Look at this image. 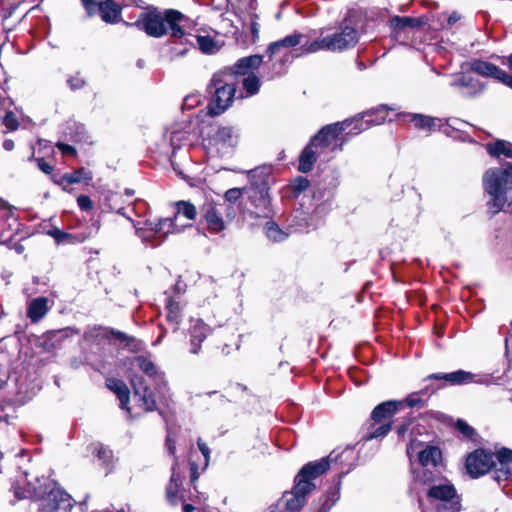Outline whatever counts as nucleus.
<instances>
[{
	"instance_id": "9b49d317",
	"label": "nucleus",
	"mask_w": 512,
	"mask_h": 512,
	"mask_svg": "<svg viewBox=\"0 0 512 512\" xmlns=\"http://www.w3.org/2000/svg\"><path fill=\"white\" fill-rule=\"evenodd\" d=\"M494 453L485 449H476L466 458V469L473 478L480 477L490 470L494 464Z\"/></svg>"
},
{
	"instance_id": "9d476101",
	"label": "nucleus",
	"mask_w": 512,
	"mask_h": 512,
	"mask_svg": "<svg viewBox=\"0 0 512 512\" xmlns=\"http://www.w3.org/2000/svg\"><path fill=\"white\" fill-rule=\"evenodd\" d=\"M388 108L385 105L367 110L358 116L348 119L351 122L349 134L357 135L358 133L374 126L380 125L386 121Z\"/></svg>"
},
{
	"instance_id": "423d86ee",
	"label": "nucleus",
	"mask_w": 512,
	"mask_h": 512,
	"mask_svg": "<svg viewBox=\"0 0 512 512\" xmlns=\"http://www.w3.org/2000/svg\"><path fill=\"white\" fill-rule=\"evenodd\" d=\"M426 495L439 512H459L461 509L460 497L454 485L445 478L428 488Z\"/></svg>"
},
{
	"instance_id": "8fccbe9b",
	"label": "nucleus",
	"mask_w": 512,
	"mask_h": 512,
	"mask_svg": "<svg viewBox=\"0 0 512 512\" xmlns=\"http://www.w3.org/2000/svg\"><path fill=\"white\" fill-rule=\"evenodd\" d=\"M239 142V131L234 127L226 128V145L236 147Z\"/></svg>"
},
{
	"instance_id": "2f4dec72",
	"label": "nucleus",
	"mask_w": 512,
	"mask_h": 512,
	"mask_svg": "<svg viewBox=\"0 0 512 512\" xmlns=\"http://www.w3.org/2000/svg\"><path fill=\"white\" fill-rule=\"evenodd\" d=\"M121 7L113 0L101 2V19L106 23H117L120 21Z\"/></svg>"
},
{
	"instance_id": "aec40b11",
	"label": "nucleus",
	"mask_w": 512,
	"mask_h": 512,
	"mask_svg": "<svg viewBox=\"0 0 512 512\" xmlns=\"http://www.w3.org/2000/svg\"><path fill=\"white\" fill-rule=\"evenodd\" d=\"M429 379L445 380L450 385H464L475 382V375L464 370H457L450 373H434Z\"/></svg>"
},
{
	"instance_id": "4468645a",
	"label": "nucleus",
	"mask_w": 512,
	"mask_h": 512,
	"mask_svg": "<svg viewBox=\"0 0 512 512\" xmlns=\"http://www.w3.org/2000/svg\"><path fill=\"white\" fill-rule=\"evenodd\" d=\"M130 383L132 385L134 396L146 412L156 410V401L153 392L150 390L146 380L137 374L131 375Z\"/></svg>"
},
{
	"instance_id": "e2e57ef3",
	"label": "nucleus",
	"mask_w": 512,
	"mask_h": 512,
	"mask_svg": "<svg viewBox=\"0 0 512 512\" xmlns=\"http://www.w3.org/2000/svg\"><path fill=\"white\" fill-rule=\"evenodd\" d=\"M38 168L45 174H51L54 170L53 166L47 163L43 158L35 159Z\"/></svg>"
},
{
	"instance_id": "a18cd8bd",
	"label": "nucleus",
	"mask_w": 512,
	"mask_h": 512,
	"mask_svg": "<svg viewBox=\"0 0 512 512\" xmlns=\"http://www.w3.org/2000/svg\"><path fill=\"white\" fill-rule=\"evenodd\" d=\"M392 423L388 422L385 424L380 425L379 427L375 428L372 432H370L368 435L364 436V439L369 441L372 439L384 437L388 434V432L391 430Z\"/></svg>"
},
{
	"instance_id": "dca6fc26",
	"label": "nucleus",
	"mask_w": 512,
	"mask_h": 512,
	"mask_svg": "<svg viewBox=\"0 0 512 512\" xmlns=\"http://www.w3.org/2000/svg\"><path fill=\"white\" fill-rule=\"evenodd\" d=\"M450 86L459 90L465 96H476L482 93L486 86L468 73L455 74Z\"/></svg>"
},
{
	"instance_id": "1a4fd4ad",
	"label": "nucleus",
	"mask_w": 512,
	"mask_h": 512,
	"mask_svg": "<svg viewBox=\"0 0 512 512\" xmlns=\"http://www.w3.org/2000/svg\"><path fill=\"white\" fill-rule=\"evenodd\" d=\"M220 198L221 195L219 193L211 190V192L206 193L205 203L202 208L207 228L214 233L221 232L224 229V221L218 208L221 207Z\"/></svg>"
},
{
	"instance_id": "c03bdc74",
	"label": "nucleus",
	"mask_w": 512,
	"mask_h": 512,
	"mask_svg": "<svg viewBox=\"0 0 512 512\" xmlns=\"http://www.w3.org/2000/svg\"><path fill=\"white\" fill-rule=\"evenodd\" d=\"M11 491L16 500H23L32 497V490L29 487L22 486L19 481L14 482Z\"/></svg>"
},
{
	"instance_id": "0e129e2a",
	"label": "nucleus",
	"mask_w": 512,
	"mask_h": 512,
	"mask_svg": "<svg viewBox=\"0 0 512 512\" xmlns=\"http://www.w3.org/2000/svg\"><path fill=\"white\" fill-rule=\"evenodd\" d=\"M309 181L306 178L299 177L294 185L295 191L298 193L305 191L309 187Z\"/></svg>"
},
{
	"instance_id": "a878e982",
	"label": "nucleus",
	"mask_w": 512,
	"mask_h": 512,
	"mask_svg": "<svg viewBox=\"0 0 512 512\" xmlns=\"http://www.w3.org/2000/svg\"><path fill=\"white\" fill-rule=\"evenodd\" d=\"M469 69L483 77H491L495 80L499 75H503V70L498 66L483 60H473L469 63Z\"/></svg>"
},
{
	"instance_id": "774afa93",
	"label": "nucleus",
	"mask_w": 512,
	"mask_h": 512,
	"mask_svg": "<svg viewBox=\"0 0 512 512\" xmlns=\"http://www.w3.org/2000/svg\"><path fill=\"white\" fill-rule=\"evenodd\" d=\"M497 81L505 84L506 86L512 88V75L508 74L503 70V75H499Z\"/></svg>"
},
{
	"instance_id": "4d7b16f0",
	"label": "nucleus",
	"mask_w": 512,
	"mask_h": 512,
	"mask_svg": "<svg viewBox=\"0 0 512 512\" xmlns=\"http://www.w3.org/2000/svg\"><path fill=\"white\" fill-rule=\"evenodd\" d=\"M110 331H111L110 336H114L115 339H117L118 341H120L122 343H125L127 346L130 345L135 340L133 337L125 334L124 332L116 331L113 329H110Z\"/></svg>"
},
{
	"instance_id": "b1692460",
	"label": "nucleus",
	"mask_w": 512,
	"mask_h": 512,
	"mask_svg": "<svg viewBox=\"0 0 512 512\" xmlns=\"http://www.w3.org/2000/svg\"><path fill=\"white\" fill-rule=\"evenodd\" d=\"M106 386L117 395L120 401V407L129 412L130 408L128 407V404L130 400V392L126 383L120 379L108 378L106 380Z\"/></svg>"
},
{
	"instance_id": "bf43d9fd",
	"label": "nucleus",
	"mask_w": 512,
	"mask_h": 512,
	"mask_svg": "<svg viewBox=\"0 0 512 512\" xmlns=\"http://www.w3.org/2000/svg\"><path fill=\"white\" fill-rule=\"evenodd\" d=\"M77 203H78L79 207L84 211H88V210L92 209V207H93L92 200L90 199V197H88L86 195H80L77 198Z\"/></svg>"
},
{
	"instance_id": "20e7f679",
	"label": "nucleus",
	"mask_w": 512,
	"mask_h": 512,
	"mask_svg": "<svg viewBox=\"0 0 512 512\" xmlns=\"http://www.w3.org/2000/svg\"><path fill=\"white\" fill-rule=\"evenodd\" d=\"M484 190L490 196L488 202L492 213H498L512 204V164L488 169L483 175Z\"/></svg>"
},
{
	"instance_id": "5fc2aeb1",
	"label": "nucleus",
	"mask_w": 512,
	"mask_h": 512,
	"mask_svg": "<svg viewBox=\"0 0 512 512\" xmlns=\"http://www.w3.org/2000/svg\"><path fill=\"white\" fill-rule=\"evenodd\" d=\"M252 0H226L235 10L240 12L246 11L250 5Z\"/></svg>"
},
{
	"instance_id": "680f3d73",
	"label": "nucleus",
	"mask_w": 512,
	"mask_h": 512,
	"mask_svg": "<svg viewBox=\"0 0 512 512\" xmlns=\"http://www.w3.org/2000/svg\"><path fill=\"white\" fill-rule=\"evenodd\" d=\"M56 147L62 152L63 155H67V156H75L76 155V149L69 144L58 142L56 144Z\"/></svg>"
},
{
	"instance_id": "cd10ccee",
	"label": "nucleus",
	"mask_w": 512,
	"mask_h": 512,
	"mask_svg": "<svg viewBox=\"0 0 512 512\" xmlns=\"http://www.w3.org/2000/svg\"><path fill=\"white\" fill-rule=\"evenodd\" d=\"M49 300L46 297H38L33 299L27 308V316L31 322L40 321L49 311Z\"/></svg>"
},
{
	"instance_id": "6e6d98bb",
	"label": "nucleus",
	"mask_w": 512,
	"mask_h": 512,
	"mask_svg": "<svg viewBox=\"0 0 512 512\" xmlns=\"http://www.w3.org/2000/svg\"><path fill=\"white\" fill-rule=\"evenodd\" d=\"M67 83L72 90H77L81 89L85 85V80L82 77H80L79 74H76L74 76H71L67 80Z\"/></svg>"
},
{
	"instance_id": "2eb2a0df",
	"label": "nucleus",
	"mask_w": 512,
	"mask_h": 512,
	"mask_svg": "<svg viewBox=\"0 0 512 512\" xmlns=\"http://www.w3.org/2000/svg\"><path fill=\"white\" fill-rule=\"evenodd\" d=\"M493 478L499 484L512 479V450L501 448L494 453Z\"/></svg>"
},
{
	"instance_id": "052dcab7",
	"label": "nucleus",
	"mask_w": 512,
	"mask_h": 512,
	"mask_svg": "<svg viewBox=\"0 0 512 512\" xmlns=\"http://www.w3.org/2000/svg\"><path fill=\"white\" fill-rule=\"evenodd\" d=\"M95 452H96V455L97 457L100 459V460H103L104 462H106L108 459L111 458V451L104 448L102 445L98 444L96 447H95Z\"/></svg>"
},
{
	"instance_id": "6e6552de",
	"label": "nucleus",
	"mask_w": 512,
	"mask_h": 512,
	"mask_svg": "<svg viewBox=\"0 0 512 512\" xmlns=\"http://www.w3.org/2000/svg\"><path fill=\"white\" fill-rule=\"evenodd\" d=\"M174 219L163 218L158 222L146 221L145 226L136 228V234L144 241L151 242L152 246L160 245L169 233L175 231Z\"/></svg>"
},
{
	"instance_id": "4c0bfd02",
	"label": "nucleus",
	"mask_w": 512,
	"mask_h": 512,
	"mask_svg": "<svg viewBox=\"0 0 512 512\" xmlns=\"http://www.w3.org/2000/svg\"><path fill=\"white\" fill-rule=\"evenodd\" d=\"M340 491L338 487L331 488L327 493L320 499V507L317 512H328L333 505L339 500Z\"/></svg>"
},
{
	"instance_id": "49530a36",
	"label": "nucleus",
	"mask_w": 512,
	"mask_h": 512,
	"mask_svg": "<svg viewBox=\"0 0 512 512\" xmlns=\"http://www.w3.org/2000/svg\"><path fill=\"white\" fill-rule=\"evenodd\" d=\"M2 123L9 131H15L19 127L17 117L12 111H7L5 113L4 117L2 118Z\"/></svg>"
},
{
	"instance_id": "3c124183",
	"label": "nucleus",
	"mask_w": 512,
	"mask_h": 512,
	"mask_svg": "<svg viewBox=\"0 0 512 512\" xmlns=\"http://www.w3.org/2000/svg\"><path fill=\"white\" fill-rule=\"evenodd\" d=\"M399 402L403 403V408L417 407L423 405V400L417 393H412L407 398H405L404 400H400Z\"/></svg>"
},
{
	"instance_id": "412c9836",
	"label": "nucleus",
	"mask_w": 512,
	"mask_h": 512,
	"mask_svg": "<svg viewBox=\"0 0 512 512\" xmlns=\"http://www.w3.org/2000/svg\"><path fill=\"white\" fill-rule=\"evenodd\" d=\"M263 62V56L255 54L240 58L232 67L231 71L235 75L248 76L254 74L253 70L260 67Z\"/></svg>"
},
{
	"instance_id": "69168bd1",
	"label": "nucleus",
	"mask_w": 512,
	"mask_h": 512,
	"mask_svg": "<svg viewBox=\"0 0 512 512\" xmlns=\"http://www.w3.org/2000/svg\"><path fill=\"white\" fill-rule=\"evenodd\" d=\"M190 478L193 485L199 478L198 465L194 460H190Z\"/></svg>"
},
{
	"instance_id": "72a5a7b5",
	"label": "nucleus",
	"mask_w": 512,
	"mask_h": 512,
	"mask_svg": "<svg viewBox=\"0 0 512 512\" xmlns=\"http://www.w3.org/2000/svg\"><path fill=\"white\" fill-rule=\"evenodd\" d=\"M486 149L487 152L494 157H512V144L504 140H498L494 143H488L486 145Z\"/></svg>"
},
{
	"instance_id": "ea45409f",
	"label": "nucleus",
	"mask_w": 512,
	"mask_h": 512,
	"mask_svg": "<svg viewBox=\"0 0 512 512\" xmlns=\"http://www.w3.org/2000/svg\"><path fill=\"white\" fill-rule=\"evenodd\" d=\"M268 239L273 242H281L287 238V234L274 222H267L264 227Z\"/></svg>"
},
{
	"instance_id": "37998d69",
	"label": "nucleus",
	"mask_w": 512,
	"mask_h": 512,
	"mask_svg": "<svg viewBox=\"0 0 512 512\" xmlns=\"http://www.w3.org/2000/svg\"><path fill=\"white\" fill-rule=\"evenodd\" d=\"M177 215H182L188 220H194L197 214L196 207L187 201H179L177 204Z\"/></svg>"
},
{
	"instance_id": "a19ab883",
	"label": "nucleus",
	"mask_w": 512,
	"mask_h": 512,
	"mask_svg": "<svg viewBox=\"0 0 512 512\" xmlns=\"http://www.w3.org/2000/svg\"><path fill=\"white\" fill-rule=\"evenodd\" d=\"M243 88L246 92L245 97L257 94L260 89V79L255 74L248 75L243 80Z\"/></svg>"
},
{
	"instance_id": "473e14b6",
	"label": "nucleus",
	"mask_w": 512,
	"mask_h": 512,
	"mask_svg": "<svg viewBox=\"0 0 512 512\" xmlns=\"http://www.w3.org/2000/svg\"><path fill=\"white\" fill-rule=\"evenodd\" d=\"M426 23L422 17L396 16L391 19V26L395 30H404L405 28H419Z\"/></svg>"
},
{
	"instance_id": "a211bd4d",
	"label": "nucleus",
	"mask_w": 512,
	"mask_h": 512,
	"mask_svg": "<svg viewBox=\"0 0 512 512\" xmlns=\"http://www.w3.org/2000/svg\"><path fill=\"white\" fill-rule=\"evenodd\" d=\"M311 36L312 35L294 32L293 34L287 35L283 39L270 43L267 47L266 54L271 59L273 56L278 54L281 49L291 48L297 45L303 46L306 42H309L308 39ZM300 50L302 51V47H300ZM301 54L304 55L302 52Z\"/></svg>"
},
{
	"instance_id": "13d9d810",
	"label": "nucleus",
	"mask_w": 512,
	"mask_h": 512,
	"mask_svg": "<svg viewBox=\"0 0 512 512\" xmlns=\"http://www.w3.org/2000/svg\"><path fill=\"white\" fill-rule=\"evenodd\" d=\"M8 4L9 6L8 7H3V19H7L9 18L12 13L14 12V10L17 8L16 6V3L14 1H11V0H0V6H4L5 4Z\"/></svg>"
},
{
	"instance_id": "4be33fe9",
	"label": "nucleus",
	"mask_w": 512,
	"mask_h": 512,
	"mask_svg": "<svg viewBox=\"0 0 512 512\" xmlns=\"http://www.w3.org/2000/svg\"><path fill=\"white\" fill-rule=\"evenodd\" d=\"M401 409H403L402 402H397V400L385 401L373 409L371 413V420L375 423H379L382 420L391 417Z\"/></svg>"
},
{
	"instance_id": "de8ad7c7",
	"label": "nucleus",
	"mask_w": 512,
	"mask_h": 512,
	"mask_svg": "<svg viewBox=\"0 0 512 512\" xmlns=\"http://www.w3.org/2000/svg\"><path fill=\"white\" fill-rule=\"evenodd\" d=\"M456 429L463 434L467 439H473L474 435L476 434L474 428H472L470 425H468L467 422L464 420L459 419L456 422Z\"/></svg>"
},
{
	"instance_id": "5701e85b",
	"label": "nucleus",
	"mask_w": 512,
	"mask_h": 512,
	"mask_svg": "<svg viewBox=\"0 0 512 512\" xmlns=\"http://www.w3.org/2000/svg\"><path fill=\"white\" fill-rule=\"evenodd\" d=\"M209 331V327L202 320L195 321L190 330V352L192 354H197L199 352L200 345L207 337Z\"/></svg>"
},
{
	"instance_id": "338daca9",
	"label": "nucleus",
	"mask_w": 512,
	"mask_h": 512,
	"mask_svg": "<svg viewBox=\"0 0 512 512\" xmlns=\"http://www.w3.org/2000/svg\"><path fill=\"white\" fill-rule=\"evenodd\" d=\"M165 446H166V449L167 451L169 452L170 455H173L174 456V459L177 458L175 456V452H176V444H175V441L171 438V436L168 434L167 437H166V442H165Z\"/></svg>"
},
{
	"instance_id": "f3484780",
	"label": "nucleus",
	"mask_w": 512,
	"mask_h": 512,
	"mask_svg": "<svg viewBox=\"0 0 512 512\" xmlns=\"http://www.w3.org/2000/svg\"><path fill=\"white\" fill-rule=\"evenodd\" d=\"M248 197L254 210H249L255 217H268L270 214V199L268 190L263 187H252L248 189Z\"/></svg>"
},
{
	"instance_id": "f03ea898",
	"label": "nucleus",
	"mask_w": 512,
	"mask_h": 512,
	"mask_svg": "<svg viewBox=\"0 0 512 512\" xmlns=\"http://www.w3.org/2000/svg\"><path fill=\"white\" fill-rule=\"evenodd\" d=\"M329 469V458L309 462L301 468L295 477V485L290 492H285L282 501L287 510L299 511L306 503V497L315 489L313 480Z\"/></svg>"
},
{
	"instance_id": "603ef678",
	"label": "nucleus",
	"mask_w": 512,
	"mask_h": 512,
	"mask_svg": "<svg viewBox=\"0 0 512 512\" xmlns=\"http://www.w3.org/2000/svg\"><path fill=\"white\" fill-rule=\"evenodd\" d=\"M198 448L204 458V462H203V465H202V470H205L206 467L208 466L209 464V456H210V450L207 446V444L205 442H203L201 439H198Z\"/></svg>"
},
{
	"instance_id": "bb28decb",
	"label": "nucleus",
	"mask_w": 512,
	"mask_h": 512,
	"mask_svg": "<svg viewBox=\"0 0 512 512\" xmlns=\"http://www.w3.org/2000/svg\"><path fill=\"white\" fill-rule=\"evenodd\" d=\"M231 28L233 31H231V30L226 31V35L228 33H232L235 38L236 44L240 47L246 48L250 44H254L259 40L260 25L254 20H252L250 22V26H249L250 32L252 35L250 40L247 38V36H245L242 32H240V30L237 27H234L233 25H231Z\"/></svg>"
},
{
	"instance_id": "f257e3e1",
	"label": "nucleus",
	"mask_w": 512,
	"mask_h": 512,
	"mask_svg": "<svg viewBox=\"0 0 512 512\" xmlns=\"http://www.w3.org/2000/svg\"><path fill=\"white\" fill-rule=\"evenodd\" d=\"M223 93L224 71L219 70L213 74L206 88L208 104L200 129L207 162L216 172L224 168L221 162L222 150L224 148V132L222 123L218 120V117L224 113V105H222Z\"/></svg>"
},
{
	"instance_id": "6ab92c4d",
	"label": "nucleus",
	"mask_w": 512,
	"mask_h": 512,
	"mask_svg": "<svg viewBox=\"0 0 512 512\" xmlns=\"http://www.w3.org/2000/svg\"><path fill=\"white\" fill-rule=\"evenodd\" d=\"M414 454H417L421 467L431 466L432 468H435L441 460V451L439 448L434 446H427L425 449L416 452L415 444L411 442L407 446V455L410 461H412Z\"/></svg>"
},
{
	"instance_id": "7ed1b4c3",
	"label": "nucleus",
	"mask_w": 512,
	"mask_h": 512,
	"mask_svg": "<svg viewBox=\"0 0 512 512\" xmlns=\"http://www.w3.org/2000/svg\"><path fill=\"white\" fill-rule=\"evenodd\" d=\"M184 15L173 9L161 13L157 9L141 13L139 19L134 24L125 23L127 26H136L143 30L147 35L160 38L169 34L173 38L184 36V30L180 23L184 20Z\"/></svg>"
},
{
	"instance_id": "393cba45",
	"label": "nucleus",
	"mask_w": 512,
	"mask_h": 512,
	"mask_svg": "<svg viewBox=\"0 0 512 512\" xmlns=\"http://www.w3.org/2000/svg\"><path fill=\"white\" fill-rule=\"evenodd\" d=\"M171 471L172 472L170 481L166 487V498L170 504L177 505L179 501L178 489L180 486V471L178 458H175Z\"/></svg>"
},
{
	"instance_id": "c756f323",
	"label": "nucleus",
	"mask_w": 512,
	"mask_h": 512,
	"mask_svg": "<svg viewBox=\"0 0 512 512\" xmlns=\"http://www.w3.org/2000/svg\"><path fill=\"white\" fill-rule=\"evenodd\" d=\"M316 145H312L311 141L303 149L299 157L298 170L302 173H308L313 169L314 163L317 160V154L319 151H315Z\"/></svg>"
},
{
	"instance_id": "864d4df0",
	"label": "nucleus",
	"mask_w": 512,
	"mask_h": 512,
	"mask_svg": "<svg viewBox=\"0 0 512 512\" xmlns=\"http://www.w3.org/2000/svg\"><path fill=\"white\" fill-rule=\"evenodd\" d=\"M243 192H246L248 194V190L246 188L240 189V188H232L226 191V201L228 202H235Z\"/></svg>"
},
{
	"instance_id": "c85d7f7f",
	"label": "nucleus",
	"mask_w": 512,
	"mask_h": 512,
	"mask_svg": "<svg viewBox=\"0 0 512 512\" xmlns=\"http://www.w3.org/2000/svg\"><path fill=\"white\" fill-rule=\"evenodd\" d=\"M414 473L415 480L428 488L436 485V483H439L444 479L436 467H421L419 470L414 471Z\"/></svg>"
},
{
	"instance_id": "39448f33",
	"label": "nucleus",
	"mask_w": 512,
	"mask_h": 512,
	"mask_svg": "<svg viewBox=\"0 0 512 512\" xmlns=\"http://www.w3.org/2000/svg\"><path fill=\"white\" fill-rule=\"evenodd\" d=\"M359 35L355 27L343 22L339 29L333 33L329 29L322 28L319 36L302 46L303 54H312L319 51L342 52L350 49L358 42Z\"/></svg>"
},
{
	"instance_id": "e433bc0d",
	"label": "nucleus",
	"mask_w": 512,
	"mask_h": 512,
	"mask_svg": "<svg viewBox=\"0 0 512 512\" xmlns=\"http://www.w3.org/2000/svg\"><path fill=\"white\" fill-rule=\"evenodd\" d=\"M48 235L54 238V240L57 243H63V242H69V243H76V242H83L87 238V236H84L83 234H70L67 232H64L58 228H54L48 231Z\"/></svg>"
},
{
	"instance_id": "79ce46f5",
	"label": "nucleus",
	"mask_w": 512,
	"mask_h": 512,
	"mask_svg": "<svg viewBox=\"0 0 512 512\" xmlns=\"http://www.w3.org/2000/svg\"><path fill=\"white\" fill-rule=\"evenodd\" d=\"M199 49L206 54H213L218 51L214 39L210 36H198L196 38Z\"/></svg>"
},
{
	"instance_id": "f704fd0d",
	"label": "nucleus",
	"mask_w": 512,
	"mask_h": 512,
	"mask_svg": "<svg viewBox=\"0 0 512 512\" xmlns=\"http://www.w3.org/2000/svg\"><path fill=\"white\" fill-rule=\"evenodd\" d=\"M409 121L414 124L415 128L424 131H432L436 128V118L423 114H407Z\"/></svg>"
},
{
	"instance_id": "c9c22d12",
	"label": "nucleus",
	"mask_w": 512,
	"mask_h": 512,
	"mask_svg": "<svg viewBox=\"0 0 512 512\" xmlns=\"http://www.w3.org/2000/svg\"><path fill=\"white\" fill-rule=\"evenodd\" d=\"M110 334L111 331L109 328L102 326H92L85 330L83 338L86 341L100 343L102 340L110 338Z\"/></svg>"
},
{
	"instance_id": "7c9ffc66",
	"label": "nucleus",
	"mask_w": 512,
	"mask_h": 512,
	"mask_svg": "<svg viewBox=\"0 0 512 512\" xmlns=\"http://www.w3.org/2000/svg\"><path fill=\"white\" fill-rule=\"evenodd\" d=\"M166 319L173 326V331H177L182 321V305L172 298H168L166 305Z\"/></svg>"
},
{
	"instance_id": "09e8293b",
	"label": "nucleus",
	"mask_w": 512,
	"mask_h": 512,
	"mask_svg": "<svg viewBox=\"0 0 512 512\" xmlns=\"http://www.w3.org/2000/svg\"><path fill=\"white\" fill-rule=\"evenodd\" d=\"M88 16H94L96 14H100L101 11V2H97L96 0H81Z\"/></svg>"
},
{
	"instance_id": "58836bf2",
	"label": "nucleus",
	"mask_w": 512,
	"mask_h": 512,
	"mask_svg": "<svg viewBox=\"0 0 512 512\" xmlns=\"http://www.w3.org/2000/svg\"><path fill=\"white\" fill-rule=\"evenodd\" d=\"M92 174L89 171L81 168L72 173H66L62 176L61 180L67 184L79 183L81 181H90Z\"/></svg>"
},
{
	"instance_id": "ddd939ff",
	"label": "nucleus",
	"mask_w": 512,
	"mask_h": 512,
	"mask_svg": "<svg viewBox=\"0 0 512 512\" xmlns=\"http://www.w3.org/2000/svg\"><path fill=\"white\" fill-rule=\"evenodd\" d=\"M132 365L137 367L152 381L154 388L157 391L161 392L166 388L167 384L165 381L164 374L161 371H159V369L149 356H135L132 359Z\"/></svg>"
},
{
	"instance_id": "f8f14e48",
	"label": "nucleus",
	"mask_w": 512,
	"mask_h": 512,
	"mask_svg": "<svg viewBox=\"0 0 512 512\" xmlns=\"http://www.w3.org/2000/svg\"><path fill=\"white\" fill-rule=\"evenodd\" d=\"M73 507L69 494L60 488L52 489L43 499L40 512H70Z\"/></svg>"
},
{
	"instance_id": "0eeeda50",
	"label": "nucleus",
	"mask_w": 512,
	"mask_h": 512,
	"mask_svg": "<svg viewBox=\"0 0 512 512\" xmlns=\"http://www.w3.org/2000/svg\"><path fill=\"white\" fill-rule=\"evenodd\" d=\"M351 127L349 120L329 124L320 129V131L311 138V144L316 145V149H320L319 154L325 149L334 150L342 149V141L340 135Z\"/></svg>"
}]
</instances>
